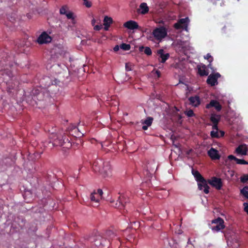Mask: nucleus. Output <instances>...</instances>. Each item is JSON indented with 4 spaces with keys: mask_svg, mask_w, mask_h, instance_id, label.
I'll return each instance as SVG.
<instances>
[{
    "mask_svg": "<svg viewBox=\"0 0 248 248\" xmlns=\"http://www.w3.org/2000/svg\"><path fill=\"white\" fill-rule=\"evenodd\" d=\"M148 127H149V126L145 124V125H144L142 126V128L144 130H147Z\"/></svg>",
    "mask_w": 248,
    "mask_h": 248,
    "instance_id": "nucleus-49",
    "label": "nucleus"
},
{
    "mask_svg": "<svg viewBox=\"0 0 248 248\" xmlns=\"http://www.w3.org/2000/svg\"><path fill=\"white\" fill-rule=\"evenodd\" d=\"M84 1V5L86 6V7L88 8H90L92 6V2L88 0H83Z\"/></svg>",
    "mask_w": 248,
    "mask_h": 248,
    "instance_id": "nucleus-42",
    "label": "nucleus"
},
{
    "mask_svg": "<svg viewBox=\"0 0 248 248\" xmlns=\"http://www.w3.org/2000/svg\"><path fill=\"white\" fill-rule=\"evenodd\" d=\"M211 137L213 138H218L220 137L218 130H213L210 133Z\"/></svg>",
    "mask_w": 248,
    "mask_h": 248,
    "instance_id": "nucleus-35",
    "label": "nucleus"
},
{
    "mask_svg": "<svg viewBox=\"0 0 248 248\" xmlns=\"http://www.w3.org/2000/svg\"><path fill=\"white\" fill-rule=\"evenodd\" d=\"M217 124H213V125L212 126V128H213V129L214 130H218Z\"/></svg>",
    "mask_w": 248,
    "mask_h": 248,
    "instance_id": "nucleus-47",
    "label": "nucleus"
},
{
    "mask_svg": "<svg viewBox=\"0 0 248 248\" xmlns=\"http://www.w3.org/2000/svg\"><path fill=\"white\" fill-rule=\"evenodd\" d=\"M243 205L244 206V211L248 214V203L245 202Z\"/></svg>",
    "mask_w": 248,
    "mask_h": 248,
    "instance_id": "nucleus-45",
    "label": "nucleus"
},
{
    "mask_svg": "<svg viewBox=\"0 0 248 248\" xmlns=\"http://www.w3.org/2000/svg\"><path fill=\"white\" fill-rule=\"evenodd\" d=\"M248 148L246 145H239L235 149V153L239 155H246Z\"/></svg>",
    "mask_w": 248,
    "mask_h": 248,
    "instance_id": "nucleus-18",
    "label": "nucleus"
},
{
    "mask_svg": "<svg viewBox=\"0 0 248 248\" xmlns=\"http://www.w3.org/2000/svg\"><path fill=\"white\" fill-rule=\"evenodd\" d=\"M133 65L131 63L127 62L125 63V70L126 71H130L132 70Z\"/></svg>",
    "mask_w": 248,
    "mask_h": 248,
    "instance_id": "nucleus-39",
    "label": "nucleus"
},
{
    "mask_svg": "<svg viewBox=\"0 0 248 248\" xmlns=\"http://www.w3.org/2000/svg\"><path fill=\"white\" fill-rule=\"evenodd\" d=\"M212 224H215V226H212V230L213 231L219 232V231L225 228L224 224V220L221 217H218L217 219H214L212 221Z\"/></svg>",
    "mask_w": 248,
    "mask_h": 248,
    "instance_id": "nucleus-6",
    "label": "nucleus"
},
{
    "mask_svg": "<svg viewBox=\"0 0 248 248\" xmlns=\"http://www.w3.org/2000/svg\"><path fill=\"white\" fill-rule=\"evenodd\" d=\"M129 202V199L126 195H121L116 202H111V205L115 208L122 209L125 208L127 204Z\"/></svg>",
    "mask_w": 248,
    "mask_h": 248,
    "instance_id": "nucleus-4",
    "label": "nucleus"
},
{
    "mask_svg": "<svg viewBox=\"0 0 248 248\" xmlns=\"http://www.w3.org/2000/svg\"><path fill=\"white\" fill-rule=\"evenodd\" d=\"M189 21L188 17L180 19L178 22L174 24V27L176 30L185 29L186 30L187 24Z\"/></svg>",
    "mask_w": 248,
    "mask_h": 248,
    "instance_id": "nucleus-9",
    "label": "nucleus"
},
{
    "mask_svg": "<svg viewBox=\"0 0 248 248\" xmlns=\"http://www.w3.org/2000/svg\"><path fill=\"white\" fill-rule=\"evenodd\" d=\"M220 120V116L216 114H212L210 117V121L213 124H218Z\"/></svg>",
    "mask_w": 248,
    "mask_h": 248,
    "instance_id": "nucleus-26",
    "label": "nucleus"
},
{
    "mask_svg": "<svg viewBox=\"0 0 248 248\" xmlns=\"http://www.w3.org/2000/svg\"><path fill=\"white\" fill-rule=\"evenodd\" d=\"M236 0L238 1H239V0Z\"/></svg>",
    "mask_w": 248,
    "mask_h": 248,
    "instance_id": "nucleus-55",
    "label": "nucleus"
},
{
    "mask_svg": "<svg viewBox=\"0 0 248 248\" xmlns=\"http://www.w3.org/2000/svg\"><path fill=\"white\" fill-rule=\"evenodd\" d=\"M106 236L107 237V238L106 239L107 240H108L110 241V240L113 239L116 236V235L113 232L110 230H108L106 232Z\"/></svg>",
    "mask_w": 248,
    "mask_h": 248,
    "instance_id": "nucleus-28",
    "label": "nucleus"
},
{
    "mask_svg": "<svg viewBox=\"0 0 248 248\" xmlns=\"http://www.w3.org/2000/svg\"><path fill=\"white\" fill-rule=\"evenodd\" d=\"M28 194H30V192L29 191L26 192L25 193L24 195V199L26 200V197L27 196Z\"/></svg>",
    "mask_w": 248,
    "mask_h": 248,
    "instance_id": "nucleus-51",
    "label": "nucleus"
},
{
    "mask_svg": "<svg viewBox=\"0 0 248 248\" xmlns=\"http://www.w3.org/2000/svg\"><path fill=\"white\" fill-rule=\"evenodd\" d=\"M153 35L155 39L157 41H161L167 36V30L164 27L156 28L153 30Z\"/></svg>",
    "mask_w": 248,
    "mask_h": 248,
    "instance_id": "nucleus-5",
    "label": "nucleus"
},
{
    "mask_svg": "<svg viewBox=\"0 0 248 248\" xmlns=\"http://www.w3.org/2000/svg\"><path fill=\"white\" fill-rule=\"evenodd\" d=\"M52 41V38L46 31L43 32L38 37L37 42L39 44H47Z\"/></svg>",
    "mask_w": 248,
    "mask_h": 248,
    "instance_id": "nucleus-7",
    "label": "nucleus"
},
{
    "mask_svg": "<svg viewBox=\"0 0 248 248\" xmlns=\"http://www.w3.org/2000/svg\"><path fill=\"white\" fill-rule=\"evenodd\" d=\"M121 49L124 50H129L130 49V45L129 44L123 43L120 45Z\"/></svg>",
    "mask_w": 248,
    "mask_h": 248,
    "instance_id": "nucleus-36",
    "label": "nucleus"
},
{
    "mask_svg": "<svg viewBox=\"0 0 248 248\" xmlns=\"http://www.w3.org/2000/svg\"><path fill=\"white\" fill-rule=\"evenodd\" d=\"M190 104L192 106L197 107L201 104V100L199 96L196 95L194 96H191L188 98Z\"/></svg>",
    "mask_w": 248,
    "mask_h": 248,
    "instance_id": "nucleus-17",
    "label": "nucleus"
},
{
    "mask_svg": "<svg viewBox=\"0 0 248 248\" xmlns=\"http://www.w3.org/2000/svg\"><path fill=\"white\" fill-rule=\"evenodd\" d=\"M124 27L131 30L138 29L141 31V28L139 26L138 23L134 20H129L124 24Z\"/></svg>",
    "mask_w": 248,
    "mask_h": 248,
    "instance_id": "nucleus-12",
    "label": "nucleus"
},
{
    "mask_svg": "<svg viewBox=\"0 0 248 248\" xmlns=\"http://www.w3.org/2000/svg\"><path fill=\"white\" fill-rule=\"evenodd\" d=\"M67 18L71 19L72 20V23L74 24L75 22V19L73 16V13L72 12H67L66 14L65 15Z\"/></svg>",
    "mask_w": 248,
    "mask_h": 248,
    "instance_id": "nucleus-37",
    "label": "nucleus"
},
{
    "mask_svg": "<svg viewBox=\"0 0 248 248\" xmlns=\"http://www.w3.org/2000/svg\"><path fill=\"white\" fill-rule=\"evenodd\" d=\"M4 74L7 75L9 77H11L12 76V73L10 70H9L7 68H4V69H2L0 70V74H1L2 75H4Z\"/></svg>",
    "mask_w": 248,
    "mask_h": 248,
    "instance_id": "nucleus-33",
    "label": "nucleus"
},
{
    "mask_svg": "<svg viewBox=\"0 0 248 248\" xmlns=\"http://www.w3.org/2000/svg\"><path fill=\"white\" fill-rule=\"evenodd\" d=\"M90 199L91 201L94 202L96 203H98L99 201V196L97 195V193L95 191L91 194Z\"/></svg>",
    "mask_w": 248,
    "mask_h": 248,
    "instance_id": "nucleus-27",
    "label": "nucleus"
},
{
    "mask_svg": "<svg viewBox=\"0 0 248 248\" xmlns=\"http://www.w3.org/2000/svg\"><path fill=\"white\" fill-rule=\"evenodd\" d=\"M156 73L158 77H159L160 75V72L158 71H156Z\"/></svg>",
    "mask_w": 248,
    "mask_h": 248,
    "instance_id": "nucleus-53",
    "label": "nucleus"
},
{
    "mask_svg": "<svg viewBox=\"0 0 248 248\" xmlns=\"http://www.w3.org/2000/svg\"><path fill=\"white\" fill-rule=\"evenodd\" d=\"M111 169L109 163L103 161V165L101 167L100 174L105 177L109 176L111 174Z\"/></svg>",
    "mask_w": 248,
    "mask_h": 248,
    "instance_id": "nucleus-10",
    "label": "nucleus"
},
{
    "mask_svg": "<svg viewBox=\"0 0 248 248\" xmlns=\"http://www.w3.org/2000/svg\"><path fill=\"white\" fill-rule=\"evenodd\" d=\"M103 165V161L101 159H98L94 161L92 165V168L95 172H101V167Z\"/></svg>",
    "mask_w": 248,
    "mask_h": 248,
    "instance_id": "nucleus-15",
    "label": "nucleus"
},
{
    "mask_svg": "<svg viewBox=\"0 0 248 248\" xmlns=\"http://www.w3.org/2000/svg\"><path fill=\"white\" fill-rule=\"evenodd\" d=\"M220 135H219L220 137H222L224 136L225 133H224V132H223L222 131H220Z\"/></svg>",
    "mask_w": 248,
    "mask_h": 248,
    "instance_id": "nucleus-50",
    "label": "nucleus"
},
{
    "mask_svg": "<svg viewBox=\"0 0 248 248\" xmlns=\"http://www.w3.org/2000/svg\"><path fill=\"white\" fill-rule=\"evenodd\" d=\"M102 28V25H97L94 26L93 29L95 31H100Z\"/></svg>",
    "mask_w": 248,
    "mask_h": 248,
    "instance_id": "nucleus-44",
    "label": "nucleus"
},
{
    "mask_svg": "<svg viewBox=\"0 0 248 248\" xmlns=\"http://www.w3.org/2000/svg\"><path fill=\"white\" fill-rule=\"evenodd\" d=\"M198 188L202 190L203 188V191L205 194H208L209 192V186H208V181H207L204 178L203 180H201L198 181Z\"/></svg>",
    "mask_w": 248,
    "mask_h": 248,
    "instance_id": "nucleus-13",
    "label": "nucleus"
},
{
    "mask_svg": "<svg viewBox=\"0 0 248 248\" xmlns=\"http://www.w3.org/2000/svg\"><path fill=\"white\" fill-rule=\"evenodd\" d=\"M215 108L217 111H219L222 109V106L216 100H211L209 104L206 105V108L209 109L211 108Z\"/></svg>",
    "mask_w": 248,
    "mask_h": 248,
    "instance_id": "nucleus-14",
    "label": "nucleus"
},
{
    "mask_svg": "<svg viewBox=\"0 0 248 248\" xmlns=\"http://www.w3.org/2000/svg\"><path fill=\"white\" fill-rule=\"evenodd\" d=\"M208 183L217 190H220L222 186V182L220 178L213 177L208 180Z\"/></svg>",
    "mask_w": 248,
    "mask_h": 248,
    "instance_id": "nucleus-8",
    "label": "nucleus"
},
{
    "mask_svg": "<svg viewBox=\"0 0 248 248\" xmlns=\"http://www.w3.org/2000/svg\"><path fill=\"white\" fill-rule=\"evenodd\" d=\"M206 67L205 65L198 66V73L200 76H206L208 75V72L206 70Z\"/></svg>",
    "mask_w": 248,
    "mask_h": 248,
    "instance_id": "nucleus-24",
    "label": "nucleus"
},
{
    "mask_svg": "<svg viewBox=\"0 0 248 248\" xmlns=\"http://www.w3.org/2000/svg\"><path fill=\"white\" fill-rule=\"evenodd\" d=\"M221 77L219 73L211 74L208 77L206 82L208 84L212 86H215L217 84V79Z\"/></svg>",
    "mask_w": 248,
    "mask_h": 248,
    "instance_id": "nucleus-11",
    "label": "nucleus"
},
{
    "mask_svg": "<svg viewBox=\"0 0 248 248\" xmlns=\"http://www.w3.org/2000/svg\"><path fill=\"white\" fill-rule=\"evenodd\" d=\"M204 58L206 59L209 62V64L207 66L208 67L212 69V68L211 62L214 60L213 57L210 55V54L208 53L204 56Z\"/></svg>",
    "mask_w": 248,
    "mask_h": 248,
    "instance_id": "nucleus-29",
    "label": "nucleus"
},
{
    "mask_svg": "<svg viewBox=\"0 0 248 248\" xmlns=\"http://www.w3.org/2000/svg\"><path fill=\"white\" fill-rule=\"evenodd\" d=\"M90 241L95 246L100 247L102 248H108L110 244L108 240L99 235L90 238Z\"/></svg>",
    "mask_w": 248,
    "mask_h": 248,
    "instance_id": "nucleus-3",
    "label": "nucleus"
},
{
    "mask_svg": "<svg viewBox=\"0 0 248 248\" xmlns=\"http://www.w3.org/2000/svg\"><path fill=\"white\" fill-rule=\"evenodd\" d=\"M95 23V20L94 19H93L92 20V24L93 26L94 25Z\"/></svg>",
    "mask_w": 248,
    "mask_h": 248,
    "instance_id": "nucleus-52",
    "label": "nucleus"
},
{
    "mask_svg": "<svg viewBox=\"0 0 248 248\" xmlns=\"http://www.w3.org/2000/svg\"><path fill=\"white\" fill-rule=\"evenodd\" d=\"M83 126V124L80 125V123H79L78 126L74 124H71L67 128V133L73 137H81L84 134V131L82 129Z\"/></svg>",
    "mask_w": 248,
    "mask_h": 248,
    "instance_id": "nucleus-2",
    "label": "nucleus"
},
{
    "mask_svg": "<svg viewBox=\"0 0 248 248\" xmlns=\"http://www.w3.org/2000/svg\"><path fill=\"white\" fill-rule=\"evenodd\" d=\"M208 155L212 160L219 159L220 157L218 151L212 147L208 151Z\"/></svg>",
    "mask_w": 248,
    "mask_h": 248,
    "instance_id": "nucleus-16",
    "label": "nucleus"
},
{
    "mask_svg": "<svg viewBox=\"0 0 248 248\" xmlns=\"http://www.w3.org/2000/svg\"><path fill=\"white\" fill-rule=\"evenodd\" d=\"M113 50L115 52H117L119 50V46L117 45L114 48H113Z\"/></svg>",
    "mask_w": 248,
    "mask_h": 248,
    "instance_id": "nucleus-48",
    "label": "nucleus"
},
{
    "mask_svg": "<svg viewBox=\"0 0 248 248\" xmlns=\"http://www.w3.org/2000/svg\"><path fill=\"white\" fill-rule=\"evenodd\" d=\"M153 121V118L151 117H148L144 121V122H142V124L150 126L152 125Z\"/></svg>",
    "mask_w": 248,
    "mask_h": 248,
    "instance_id": "nucleus-32",
    "label": "nucleus"
},
{
    "mask_svg": "<svg viewBox=\"0 0 248 248\" xmlns=\"http://www.w3.org/2000/svg\"><path fill=\"white\" fill-rule=\"evenodd\" d=\"M192 173L197 182L200 181L201 180H204V178L203 177V176L200 174V173L198 170H195L193 169H192Z\"/></svg>",
    "mask_w": 248,
    "mask_h": 248,
    "instance_id": "nucleus-25",
    "label": "nucleus"
},
{
    "mask_svg": "<svg viewBox=\"0 0 248 248\" xmlns=\"http://www.w3.org/2000/svg\"><path fill=\"white\" fill-rule=\"evenodd\" d=\"M103 243H105V241H102Z\"/></svg>",
    "mask_w": 248,
    "mask_h": 248,
    "instance_id": "nucleus-54",
    "label": "nucleus"
},
{
    "mask_svg": "<svg viewBox=\"0 0 248 248\" xmlns=\"http://www.w3.org/2000/svg\"><path fill=\"white\" fill-rule=\"evenodd\" d=\"M96 193H97V195L99 196V198L100 197H101L103 194V192L102 190L101 189H98L97 190V192H96Z\"/></svg>",
    "mask_w": 248,
    "mask_h": 248,
    "instance_id": "nucleus-46",
    "label": "nucleus"
},
{
    "mask_svg": "<svg viewBox=\"0 0 248 248\" xmlns=\"http://www.w3.org/2000/svg\"><path fill=\"white\" fill-rule=\"evenodd\" d=\"M50 141L48 144H51L52 146H60L64 149H70L75 143L71 142L66 135H62V133H56L52 132L49 136Z\"/></svg>",
    "mask_w": 248,
    "mask_h": 248,
    "instance_id": "nucleus-1",
    "label": "nucleus"
},
{
    "mask_svg": "<svg viewBox=\"0 0 248 248\" xmlns=\"http://www.w3.org/2000/svg\"><path fill=\"white\" fill-rule=\"evenodd\" d=\"M113 22V19L111 17L105 16L103 20L104 30L105 31H108L110 25L112 24Z\"/></svg>",
    "mask_w": 248,
    "mask_h": 248,
    "instance_id": "nucleus-20",
    "label": "nucleus"
},
{
    "mask_svg": "<svg viewBox=\"0 0 248 248\" xmlns=\"http://www.w3.org/2000/svg\"><path fill=\"white\" fill-rule=\"evenodd\" d=\"M143 49H144V52L145 54L148 56H151L152 54V51L151 49L148 46H141L140 47V50L142 51Z\"/></svg>",
    "mask_w": 248,
    "mask_h": 248,
    "instance_id": "nucleus-30",
    "label": "nucleus"
},
{
    "mask_svg": "<svg viewBox=\"0 0 248 248\" xmlns=\"http://www.w3.org/2000/svg\"><path fill=\"white\" fill-rule=\"evenodd\" d=\"M240 192L245 198L248 199V186H244L240 190Z\"/></svg>",
    "mask_w": 248,
    "mask_h": 248,
    "instance_id": "nucleus-31",
    "label": "nucleus"
},
{
    "mask_svg": "<svg viewBox=\"0 0 248 248\" xmlns=\"http://www.w3.org/2000/svg\"><path fill=\"white\" fill-rule=\"evenodd\" d=\"M11 82H8L7 84V92L8 93H12L13 92V90L15 89V86H17V82H16V84L14 83V86H13L12 85H10Z\"/></svg>",
    "mask_w": 248,
    "mask_h": 248,
    "instance_id": "nucleus-34",
    "label": "nucleus"
},
{
    "mask_svg": "<svg viewBox=\"0 0 248 248\" xmlns=\"http://www.w3.org/2000/svg\"><path fill=\"white\" fill-rule=\"evenodd\" d=\"M147 39L150 41H154V39L155 38L153 35V31L152 33H150L149 35H147Z\"/></svg>",
    "mask_w": 248,
    "mask_h": 248,
    "instance_id": "nucleus-43",
    "label": "nucleus"
},
{
    "mask_svg": "<svg viewBox=\"0 0 248 248\" xmlns=\"http://www.w3.org/2000/svg\"><path fill=\"white\" fill-rule=\"evenodd\" d=\"M60 13L62 15H66L67 13L66 6H62L60 10Z\"/></svg>",
    "mask_w": 248,
    "mask_h": 248,
    "instance_id": "nucleus-41",
    "label": "nucleus"
},
{
    "mask_svg": "<svg viewBox=\"0 0 248 248\" xmlns=\"http://www.w3.org/2000/svg\"><path fill=\"white\" fill-rule=\"evenodd\" d=\"M240 181L243 183H245L248 181V174H244L240 177Z\"/></svg>",
    "mask_w": 248,
    "mask_h": 248,
    "instance_id": "nucleus-38",
    "label": "nucleus"
},
{
    "mask_svg": "<svg viewBox=\"0 0 248 248\" xmlns=\"http://www.w3.org/2000/svg\"><path fill=\"white\" fill-rule=\"evenodd\" d=\"M12 60L13 57L9 56L8 58L6 57L5 59H3V60L0 61V62L3 66L5 65V66L11 67L13 65L12 62Z\"/></svg>",
    "mask_w": 248,
    "mask_h": 248,
    "instance_id": "nucleus-23",
    "label": "nucleus"
},
{
    "mask_svg": "<svg viewBox=\"0 0 248 248\" xmlns=\"http://www.w3.org/2000/svg\"><path fill=\"white\" fill-rule=\"evenodd\" d=\"M185 114L188 117H191L195 116V114L192 109H189L186 111Z\"/></svg>",
    "mask_w": 248,
    "mask_h": 248,
    "instance_id": "nucleus-40",
    "label": "nucleus"
},
{
    "mask_svg": "<svg viewBox=\"0 0 248 248\" xmlns=\"http://www.w3.org/2000/svg\"><path fill=\"white\" fill-rule=\"evenodd\" d=\"M228 158L230 160H234L236 162V163L238 164H248V162L247 161H245L244 159H238L233 155H229L228 156Z\"/></svg>",
    "mask_w": 248,
    "mask_h": 248,
    "instance_id": "nucleus-22",
    "label": "nucleus"
},
{
    "mask_svg": "<svg viewBox=\"0 0 248 248\" xmlns=\"http://www.w3.org/2000/svg\"><path fill=\"white\" fill-rule=\"evenodd\" d=\"M138 11L141 14L145 15L147 14L149 12V8L147 3L145 2L141 3L140 5Z\"/></svg>",
    "mask_w": 248,
    "mask_h": 248,
    "instance_id": "nucleus-21",
    "label": "nucleus"
},
{
    "mask_svg": "<svg viewBox=\"0 0 248 248\" xmlns=\"http://www.w3.org/2000/svg\"><path fill=\"white\" fill-rule=\"evenodd\" d=\"M157 53L159 55V58L161 59L160 62L162 63H164L170 57L169 53L164 54V50L162 49L158 50Z\"/></svg>",
    "mask_w": 248,
    "mask_h": 248,
    "instance_id": "nucleus-19",
    "label": "nucleus"
}]
</instances>
